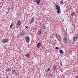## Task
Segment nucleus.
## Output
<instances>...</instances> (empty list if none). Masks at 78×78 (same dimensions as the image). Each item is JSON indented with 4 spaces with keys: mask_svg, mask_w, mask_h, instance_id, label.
<instances>
[{
    "mask_svg": "<svg viewBox=\"0 0 78 78\" xmlns=\"http://www.w3.org/2000/svg\"><path fill=\"white\" fill-rule=\"evenodd\" d=\"M55 8L57 10V13H58V14H60L61 11H60V7H59V5H55Z\"/></svg>",
    "mask_w": 78,
    "mask_h": 78,
    "instance_id": "1",
    "label": "nucleus"
},
{
    "mask_svg": "<svg viewBox=\"0 0 78 78\" xmlns=\"http://www.w3.org/2000/svg\"><path fill=\"white\" fill-rule=\"evenodd\" d=\"M56 37L58 41H60L61 40V36L59 34H56Z\"/></svg>",
    "mask_w": 78,
    "mask_h": 78,
    "instance_id": "2",
    "label": "nucleus"
},
{
    "mask_svg": "<svg viewBox=\"0 0 78 78\" xmlns=\"http://www.w3.org/2000/svg\"><path fill=\"white\" fill-rule=\"evenodd\" d=\"M9 41L8 38L7 39H3L2 40V42L3 43L5 44V43H6Z\"/></svg>",
    "mask_w": 78,
    "mask_h": 78,
    "instance_id": "3",
    "label": "nucleus"
},
{
    "mask_svg": "<svg viewBox=\"0 0 78 78\" xmlns=\"http://www.w3.org/2000/svg\"><path fill=\"white\" fill-rule=\"evenodd\" d=\"M12 75H17V72L14 69L12 70Z\"/></svg>",
    "mask_w": 78,
    "mask_h": 78,
    "instance_id": "4",
    "label": "nucleus"
},
{
    "mask_svg": "<svg viewBox=\"0 0 78 78\" xmlns=\"http://www.w3.org/2000/svg\"><path fill=\"white\" fill-rule=\"evenodd\" d=\"M25 40L27 43H29L30 42V37L28 36L27 37L25 38Z\"/></svg>",
    "mask_w": 78,
    "mask_h": 78,
    "instance_id": "5",
    "label": "nucleus"
},
{
    "mask_svg": "<svg viewBox=\"0 0 78 78\" xmlns=\"http://www.w3.org/2000/svg\"><path fill=\"white\" fill-rule=\"evenodd\" d=\"M34 21V18H32L31 19L30 21V24H31Z\"/></svg>",
    "mask_w": 78,
    "mask_h": 78,
    "instance_id": "6",
    "label": "nucleus"
},
{
    "mask_svg": "<svg viewBox=\"0 0 78 78\" xmlns=\"http://www.w3.org/2000/svg\"><path fill=\"white\" fill-rule=\"evenodd\" d=\"M78 39V36H75L74 38H73V39L74 41H76Z\"/></svg>",
    "mask_w": 78,
    "mask_h": 78,
    "instance_id": "7",
    "label": "nucleus"
},
{
    "mask_svg": "<svg viewBox=\"0 0 78 78\" xmlns=\"http://www.w3.org/2000/svg\"><path fill=\"white\" fill-rule=\"evenodd\" d=\"M63 42L64 43H67V40L66 37H65L63 38Z\"/></svg>",
    "mask_w": 78,
    "mask_h": 78,
    "instance_id": "8",
    "label": "nucleus"
},
{
    "mask_svg": "<svg viewBox=\"0 0 78 78\" xmlns=\"http://www.w3.org/2000/svg\"><path fill=\"white\" fill-rule=\"evenodd\" d=\"M25 34H26V33L25 31H23L21 33V35L22 36H25Z\"/></svg>",
    "mask_w": 78,
    "mask_h": 78,
    "instance_id": "9",
    "label": "nucleus"
},
{
    "mask_svg": "<svg viewBox=\"0 0 78 78\" xmlns=\"http://www.w3.org/2000/svg\"><path fill=\"white\" fill-rule=\"evenodd\" d=\"M25 56H26L27 58H30V54L28 53H27L26 55Z\"/></svg>",
    "mask_w": 78,
    "mask_h": 78,
    "instance_id": "10",
    "label": "nucleus"
},
{
    "mask_svg": "<svg viewBox=\"0 0 78 78\" xmlns=\"http://www.w3.org/2000/svg\"><path fill=\"white\" fill-rule=\"evenodd\" d=\"M20 21H18L17 23V25L18 26H20Z\"/></svg>",
    "mask_w": 78,
    "mask_h": 78,
    "instance_id": "11",
    "label": "nucleus"
},
{
    "mask_svg": "<svg viewBox=\"0 0 78 78\" xmlns=\"http://www.w3.org/2000/svg\"><path fill=\"white\" fill-rule=\"evenodd\" d=\"M41 43H38V44H37V48H40L41 47Z\"/></svg>",
    "mask_w": 78,
    "mask_h": 78,
    "instance_id": "12",
    "label": "nucleus"
},
{
    "mask_svg": "<svg viewBox=\"0 0 78 78\" xmlns=\"http://www.w3.org/2000/svg\"><path fill=\"white\" fill-rule=\"evenodd\" d=\"M35 1L37 4H39L40 3V0H35Z\"/></svg>",
    "mask_w": 78,
    "mask_h": 78,
    "instance_id": "13",
    "label": "nucleus"
},
{
    "mask_svg": "<svg viewBox=\"0 0 78 78\" xmlns=\"http://www.w3.org/2000/svg\"><path fill=\"white\" fill-rule=\"evenodd\" d=\"M38 34L39 35H41L42 34V32H41V30H39L38 32Z\"/></svg>",
    "mask_w": 78,
    "mask_h": 78,
    "instance_id": "14",
    "label": "nucleus"
},
{
    "mask_svg": "<svg viewBox=\"0 0 78 78\" xmlns=\"http://www.w3.org/2000/svg\"><path fill=\"white\" fill-rule=\"evenodd\" d=\"M53 68L54 70H56V65L53 66Z\"/></svg>",
    "mask_w": 78,
    "mask_h": 78,
    "instance_id": "15",
    "label": "nucleus"
},
{
    "mask_svg": "<svg viewBox=\"0 0 78 78\" xmlns=\"http://www.w3.org/2000/svg\"><path fill=\"white\" fill-rule=\"evenodd\" d=\"M50 71V68H48L47 69V72L48 73Z\"/></svg>",
    "mask_w": 78,
    "mask_h": 78,
    "instance_id": "16",
    "label": "nucleus"
},
{
    "mask_svg": "<svg viewBox=\"0 0 78 78\" xmlns=\"http://www.w3.org/2000/svg\"><path fill=\"white\" fill-rule=\"evenodd\" d=\"M13 25H14V23H12L11 25H10V28H12V27H13Z\"/></svg>",
    "mask_w": 78,
    "mask_h": 78,
    "instance_id": "17",
    "label": "nucleus"
},
{
    "mask_svg": "<svg viewBox=\"0 0 78 78\" xmlns=\"http://www.w3.org/2000/svg\"><path fill=\"white\" fill-rule=\"evenodd\" d=\"M25 29H26V30H28V29L29 28V27L28 26H25Z\"/></svg>",
    "mask_w": 78,
    "mask_h": 78,
    "instance_id": "18",
    "label": "nucleus"
},
{
    "mask_svg": "<svg viewBox=\"0 0 78 78\" xmlns=\"http://www.w3.org/2000/svg\"><path fill=\"white\" fill-rule=\"evenodd\" d=\"M59 52L61 54H62V53H63V51L62 50H60L59 51Z\"/></svg>",
    "mask_w": 78,
    "mask_h": 78,
    "instance_id": "19",
    "label": "nucleus"
},
{
    "mask_svg": "<svg viewBox=\"0 0 78 78\" xmlns=\"http://www.w3.org/2000/svg\"><path fill=\"white\" fill-rule=\"evenodd\" d=\"M10 70V69L9 68H7L6 70V72H9Z\"/></svg>",
    "mask_w": 78,
    "mask_h": 78,
    "instance_id": "20",
    "label": "nucleus"
},
{
    "mask_svg": "<svg viewBox=\"0 0 78 78\" xmlns=\"http://www.w3.org/2000/svg\"><path fill=\"white\" fill-rule=\"evenodd\" d=\"M43 27L44 28V29H45V28H46V26H45V25H43Z\"/></svg>",
    "mask_w": 78,
    "mask_h": 78,
    "instance_id": "21",
    "label": "nucleus"
},
{
    "mask_svg": "<svg viewBox=\"0 0 78 78\" xmlns=\"http://www.w3.org/2000/svg\"><path fill=\"white\" fill-rule=\"evenodd\" d=\"M62 3H63V2L62 1H60V5H62Z\"/></svg>",
    "mask_w": 78,
    "mask_h": 78,
    "instance_id": "22",
    "label": "nucleus"
},
{
    "mask_svg": "<svg viewBox=\"0 0 78 78\" xmlns=\"http://www.w3.org/2000/svg\"><path fill=\"white\" fill-rule=\"evenodd\" d=\"M71 15L72 16H74L75 15V12L72 13H71Z\"/></svg>",
    "mask_w": 78,
    "mask_h": 78,
    "instance_id": "23",
    "label": "nucleus"
},
{
    "mask_svg": "<svg viewBox=\"0 0 78 78\" xmlns=\"http://www.w3.org/2000/svg\"><path fill=\"white\" fill-rule=\"evenodd\" d=\"M59 48L58 47H55V49H56V50H59Z\"/></svg>",
    "mask_w": 78,
    "mask_h": 78,
    "instance_id": "24",
    "label": "nucleus"
},
{
    "mask_svg": "<svg viewBox=\"0 0 78 78\" xmlns=\"http://www.w3.org/2000/svg\"><path fill=\"white\" fill-rule=\"evenodd\" d=\"M69 55H72V51H70L69 52Z\"/></svg>",
    "mask_w": 78,
    "mask_h": 78,
    "instance_id": "25",
    "label": "nucleus"
},
{
    "mask_svg": "<svg viewBox=\"0 0 78 78\" xmlns=\"http://www.w3.org/2000/svg\"><path fill=\"white\" fill-rule=\"evenodd\" d=\"M2 8V6H0V9H1V8Z\"/></svg>",
    "mask_w": 78,
    "mask_h": 78,
    "instance_id": "26",
    "label": "nucleus"
},
{
    "mask_svg": "<svg viewBox=\"0 0 78 78\" xmlns=\"http://www.w3.org/2000/svg\"><path fill=\"white\" fill-rule=\"evenodd\" d=\"M2 21H4L5 20L4 19H2Z\"/></svg>",
    "mask_w": 78,
    "mask_h": 78,
    "instance_id": "27",
    "label": "nucleus"
},
{
    "mask_svg": "<svg viewBox=\"0 0 78 78\" xmlns=\"http://www.w3.org/2000/svg\"><path fill=\"white\" fill-rule=\"evenodd\" d=\"M60 65H61V66H62V64H61V63H60Z\"/></svg>",
    "mask_w": 78,
    "mask_h": 78,
    "instance_id": "28",
    "label": "nucleus"
},
{
    "mask_svg": "<svg viewBox=\"0 0 78 78\" xmlns=\"http://www.w3.org/2000/svg\"><path fill=\"white\" fill-rule=\"evenodd\" d=\"M76 78H78V76Z\"/></svg>",
    "mask_w": 78,
    "mask_h": 78,
    "instance_id": "29",
    "label": "nucleus"
},
{
    "mask_svg": "<svg viewBox=\"0 0 78 78\" xmlns=\"http://www.w3.org/2000/svg\"><path fill=\"white\" fill-rule=\"evenodd\" d=\"M4 1V0H2V1Z\"/></svg>",
    "mask_w": 78,
    "mask_h": 78,
    "instance_id": "30",
    "label": "nucleus"
}]
</instances>
